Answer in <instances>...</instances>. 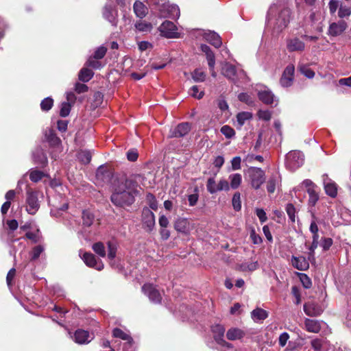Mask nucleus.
<instances>
[{"mask_svg":"<svg viewBox=\"0 0 351 351\" xmlns=\"http://www.w3.org/2000/svg\"><path fill=\"white\" fill-rule=\"evenodd\" d=\"M84 263L89 267L94 268L98 271L104 269V264L99 259H97L95 256L90 252H84L82 256Z\"/></svg>","mask_w":351,"mask_h":351,"instance_id":"nucleus-9","label":"nucleus"},{"mask_svg":"<svg viewBox=\"0 0 351 351\" xmlns=\"http://www.w3.org/2000/svg\"><path fill=\"white\" fill-rule=\"evenodd\" d=\"M192 77L195 82H204L206 77V74L201 69H195L192 73Z\"/></svg>","mask_w":351,"mask_h":351,"instance_id":"nucleus-46","label":"nucleus"},{"mask_svg":"<svg viewBox=\"0 0 351 351\" xmlns=\"http://www.w3.org/2000/svg\"><path fill=\"white\" fill-rule=\"evenodd\" d=\"M300 280L305 289H309L311 287V280L306 274H300Z\"/></svg>","mask_w":351,"mask_h":351,"instance_id":"nucleus-48","label":"nucleus"},{"mask_svg":"<svg viewBox=\"0 0 351 351\" xmlns=\"http://www.w3.org/2000/svg\"><path fill=\"white\" fill-rule=\"evenodd\" d=\"M142 291L148 296L151 302L156 304L161 302L162 297L160 292L152 285H144L142 287Z\"/></svg>","mask_w":351,"mask_h":351,"instance_id":"nucleus-10","label":"nucleus"},{"mask_svg":"<svg viewBox=\"0 0 351 351\" xmlns=\"http://www.w3.org/2000/svg\"><path fill=\"white\" fill-rule=\"evenodd\" d=\"M200 49L202 52H204L206 56V60L208 61V64L209 69H213L215 65V56L210 47L206 45H201Z\"/></svg>","mask_w":351,"mask_h":351,"instance_id":"nucleus-21","label":"nucleus"},{"mask_svg":"<svg viewBox=\"0 0 351 351\" xmlns=\"http://www.w3.org/2000/svg\"><path fill=\"white\" fill-rule=\"evenodd\" d=\"M289 339V335L286 332H282L280 335L279 339H278L279 345L281 347H284L286 345Z\"/></svg>","mask_w":351,"mask_h":351,"instance_id":"nucleus-62","label":"nucleus"},{"mask_svg":"<svg viewBox=\"0 0 351 351\" xmlns=\"http://www.w3.org/2000/svg\"><path fill=\"white\" fill-rule=\"evenodd\" d=\"M191 130V125L188 123H182L177 125L173 130L170 131V138L182 137L187 134Z\"/></svg>","mask_w":351,"mask_h":351,"instance_id":"nucleus-15","label":"nucleus"},{"mask_svg":"<svg viewBox=\"0 0 351 351\" xmlns=\"http://www.w3.org/2000/svg\"><path fill=\"white\" fill-rule=\"evenodd\" d=\"M251 317L257 322L265 319L268 317V313L261 308H256L251 312Z\"/></svg>","mask_w":351,"mask_h":351,"instance_id":"nucleus-27","label":"nucleus"},{"mask_svg":"<svg viewBox=\"0 0 351 351\" xmlns=\"http://www.w3.org/2000/svg\"><path fill=\"white\" fill-rule=\"evenodd\" d=\"M78 158L83 163H88L91 160V155L88 152H81L78 154Z\"/></svg>","mask_w":351,"mask_h":351,"instance_id":"nucleus-58","label":"nucleus"},{"mask_svg":"<svg viewBox=\"0 0 351 351\" xmlns=\"http://www.w3.org/2000/svg\"><path fill=\"white\" fill-rule=\"evenodd\" d=\"M322 178L326 193L331 197H335L337 195V186L336 183L330 179L327 174H324Z\"/></svg>","mask_w":351,"mask_h":351,"instance_id":"nucleus-13","label":"nucleus"},{"mask_svg":"<svg viewBox=\"0 0 351 351\" xmlns=\"http://www.w3.org/2000/svg\"><path fill=\"white\" fill-rule=\"evenodd\" d=\"M73 339L77 343L86 344L90 342L93 337L88 331L78 329L75 332Z\"/></svg>","mask_w":351,"mask_h":351,"instance_id":"nucleus-16","label":"nucleus"},{"mask_svg":"<svg viewBox=\"0 0 351 351\" xmlns=\"http://www.w3.org/2000/svg\"><path fill=\"white\" fill-rule=\"evenodd\" d=\"M305 329L310 332L317 333L321 330L320 322L317 320L306 318L304 320Z\"/></svg>","mask_w":351,"mask_h":351,"instance_id":"nucleus-23","label":"nucleus"},{"mask_svg":"<svg viewBox=\"0 0 351 351\" xmlns=\"http://www.w3.org/2000/svg\"><path fill=\"white\" fill-rule=\"evenodd\" d=\"M250 239H252V243L256 245L261 244L263 242L262 238L259 234H256L254 228H252L250 230Z\"/></svg>","mask_w":351,"mask_h":351,"instance_id":"nucleus-56","label":"nucleus"},{"mask_svg":"<svg viewBox=\"0 0 351 351\" xmlns=\"http://www.w3.org/2000/svg\"><path fill=\"white\" fill-rule=\"evenodd\" d=\"M147 200L149 202V207L153 210H156L158 208V204L155 199V197L152 194H148L147 196Z\"/></svg>","mask_w":351,"mask_h":351,"instance_id":"nucleus-61","label":"nucleus"},{"mask_svg":"<svg viewBox=\"0 0 351 351\" xmlns=\"http://www.w3.org/2000/svg\"><path fill=\"white\" fill-rule=\"evenodd\" d=\"M136 182L126 179L120 183L111 195L112 202L117 206L123 207L130 206L134 202L137 194Z\"/></svg>","mask_w":351,"mask_h":351,"instance_id":"nucleus-2","label":"nucleus"},{"mask_svg":"<svg viewBox=\"0 0 351 351\" xmlns=\"http://www.w3.org/2000/svg\"><path fill=\"white\" fill-rule=\"evenodd\" d=\"M53 100L51 97L44 99L40 103V108L43 111H49L53 106Z\"/></svg>","mask_w":351,"mask_h":351,"instance_id":"nucleus-45","label":"nucleus"},{"mask_svg":"<svg viewBox=\"0 0 351 351\" xmlns=\"http://www.w3.org/2000/svg\"><path fill=\"white\" fill-rule=\"evenodd\" d=\"M304 161V154L299 151H291L286 156V165L291 171L300 167Z\"/></svg>","mask_w":351,"mask_h":351,"instance_id":"nucleus-4","label":"nucleus"},{"mask_svg":"<svg viewBox=\"0 0 351 351\" xmlns=\"http://www.w3.org/2000/svg\"><path fill=\"white\" fill-rule=\"evenodd\" d=\"M247 175L250 179L251 186L257 190L265 181V173L263 170L258 167H250L247 169Z\"/></svg>","mask_w":351,"mask_h":351,"instance_id":"nucleus-3","label":"nucleus"},{"mask_svg":"<svg viewBox=\"0 0 351 351\" xmlns=\"http://www.w3.org/2000/svg\"><path fill=\"white\" fill-rule=\"evenodd\" d=\"M94 73L88 68H82L78 75L79 80L84 82H87L93 77Z\"/></svg>","mask_w":351,"mask_h":351,"instance_id":"nucleus-33","label":"nucleus"},{"mask_svg":"<svg viewBox=\"0 0 351 351\" xmlns=\"http://www.w3.org/2000/svg\"><path fill=\"white\" fill-rule=\"evenodd\" d=\"M291 10L288 0H277L269 9L267 25L276 33L285 29L290 22Z\"/></svg>","mask_w":351,"mask_h":351,"instance_id":"nucleus-1","label":"nucleus"},{"mask_svg":"<svg viewBox=\"0 0 351 351\" xmlns=\"http://www.w3.org/2000/svg\"><path fill=\"white\" fill-rule=\"evenodd\" d=\"M44 247L42 245H37L34 247L30 252L31 261H35L39 258L40 254L43 252Z\"/></svg>","mask_w":351,"mask_h":351,"instance_id":"nucleus-44","label":"nucleus"},{"mask_svg":"<svg viewBox=\"0 0 351 351\" xmlns=\"http://www.w3.org/2000/svg\"><path fill=\"white\" fill-rule=\"evenodd\" d=\"M307 193L308 194V196H309V198H308V204L312 206H314L316 203L317 202V201L319 200V194L316 191L315 189H307Z\"/></svg>","mask_w":351,"mask_h":351,"instance_id":"nucleus-40","label":"nucleus"},{"mask_svg":"<svg viewBox=\"0 0 351 351\" xmlns=\"http://www.w3.org/2000/svg\"><path fill=\"white\" fill-rule=\"evenodd\" d=\"M204 38L210 44L216 48H219L222 45L221 37L215 32L208 31L204 34Z\"/></svg>","mask_w":351,"mask_h":351,"instance_id":"nucleus-18","label":"nucleus"},{"mask_svg":"<svg viewBox=\"0 0 351 351\" xmlns=\"http://www.w3.org/2000/svg\"><path fill=\"white\" fill-rule=\"evenodd\" d=\"M244 332L237 328H232L227 331L226 337L230 341L241 339L244 336Z\"/></svg>","mask_w":351,"mask_h":351,"instance_id":"nucleus-28","label":"nucleus"},{"mask_svg":"<svg viewBox=\"0 0 351 351\" xmlns=\"http://www.w3.org/2000/svg\"><path fill=\"white\" fill-rule=\"evenodd\" d=\"M211 330L213 333V337L215 341L217 343L219 342H223V336L226 331L224 326L220 324H215L212 326Z\"/></svg>","mask_w":351,"mask_h":351,"instance_id":"nucleus-25","label":"nucleus"},{"mask_svg":"<svg viewBox=\"0 0 351 351\" xmlns=\"http://www.w3.org/2000/svg\"><path fill=\"white\" fill-rule=\"evenodd\" d=\"M252 118V113L249 112H239L237 115V121L239 127L243 126L245 123Z\"/></svg>","mask_w":351,"mask_h":351,"instance_id":"nucleus-34","label":"nucleus"},{"mask_svg":"<svg viewBox=\"0 0 351 351\" xmlns=\"http://www.w3.org/2000/svg\"><path fill=\"white\" fill-rule=\"evenodd\" d=\"M46 138L49 144L54 147L58 146L61 143L60 139L51 130H50L49 133L46 134Z\"/></svg>","mask_w":351,"mask_h":351,"instance_id":"nucleus-37","label":"nucleus"},{"mask_svg":"<svg viewBox=\"0 0 351 351\" xmlns=\"http://www.w3.org/2000/svg\"><path fill=\"white\" fill-rule=\"evenodd\" d=\"M26 210L30 215H35L40 208L37 192L28 190L26 197Z\"/></svg>","mask_w":351,"mask_h":351,"instance_id":"nucleus-5","label":"nucleus"},{"mask_svg":"<svg viewBox=\"0 0 351 351\" xmlns=\"http://www.w3.org/2000/svg\"><path fill=\"white\" fill-rule=\"evenodd\" d=\"M108 257L110 261H112L116 257V254H117V245L116 243L113 242V241H108Z\"/></svg>","mask_w":351,"mask_h":351,"instance_id":"nucleus-41","label":"nucleus"},{"mask_svg":"<svg viewBox=\"0 0 351 351\" xmlns=\"http://www.w3.org/2000/svg\"><path fill=\"white\" fill-rule=\"evenodd\" d=\"M135 28L141 32H148L152 29V25L146 21H139L135 23Z\"/></svg>","mask_w":351,"mask_h":351,"instance_id":"nucleus-36","label":"nucleus"},{"mask_svg":"<svg viewBox=\"0 0 351 351\" xmlns=\"http://www.w3.org/2000/svg\"><path fill=\"white\" fill-rule=\"evenodd\" d=\"M133 9L136 16L140 19L144 18L148 12L147 8L140 1L134 2Z\"/></svg>","mask_w":351,"mask_h":351,"instance_id":"nucleus-26","label":"nucleus"},{"mask_svg":"<svg viewBox=\"0 0 351 351\" xmlns=\"http://www.w3.org/2000/svg\"><path fill=\"white\" fill-rule=\"evenodd\" d=\"M93 250L101 257H105L106 255V249L102 242H97L93 245Z\"/></svg>","mask_w":351,"mask_h":351,"instance_id":"nucleus-38","label":"nucleus"},{"mask_svg":"<svg viewBox=\"0 0 351 351\" xmlns=\"http://www.w3.org/2000/svg\"><path fill=\"white\" fill-rule=\"evenodd\" d=\"M230 180V189H238L242 182V176L240 173H232L230 174L228 177Z\"/></svg>","mask_w":351,"mask_h":351,"instance_id":"nucleus-32","label":"nucleus"},{"mask_svg":"<svg viewBox=\"0 0 351 351\" xmlns=\"http://www.w3.org/2000/svg\"><path fill=\"white\" fill-rule=\"evenodd\" d=\"M112 335L114 337L120 338L123 340L128 341L130 344H131L132 342V337L129 335H128L125 332H123L122 330H121L120 328H114L112 331Z\"/></svg>","mask_w":351,"mask_h":351,"instance_id":"nucleus-35","label":"nucleus"},{"mask_svg":"<svg viewBox=\"0 0 351 351\" xmlns=\"http://www.w3.org/2000/svg\"><path fill=\"white\" fill-rule=\"evenodd\" d=\"M221 132L226 137L231 138L235 134V132L233 128L228 125H223L221 128Z\"/></svg>","mask_w":351,"mask_h":351,"instance_id":"nucleus-52","label":"nucleus"},{"mask_svg":"<svg viewBox=\"0 0 351 351\" xmlns=\"http://www.w3.org/2000/svg\"><path fill=\"white\" fill-rule=\"evenodd\" d=\"M291 264L293 267L300 271H306L309 267L308 261L304 256H294L291 258Z\"/></svg>","mask_w":351,"mask_h":351,"instance_id":"nucleus-19","label":"nucleus"},{"mask_svg":"<svg viewBox=\"0 0 351 351\" xmlns=\"http://www.w3.org/2000/svg\"><path fill=\"white\" fill-rule=\"evenodd\" d=\"M258 97L262 102L267 105L272 104L276 101H277L276 96L268 88L259 90Z\"/></svg>","mask_w":351,"mask_h":351,"instance_id":"nucleus-17","label":"nucleus"},{"mask_svg":"<svg viewBox=\"0 0 351 351\" xmlns=\"http://www.w3.org/2000/svg\"><path fill=\"white\" fill-rule=\"evenodd\" d=\"M138 156V152L135 149L129 150L127 153V158L128 160L134 162L137 160Z\"/></svg>","mask_w":351,"mask_h":351,"instance_id":"nucleus-64","label":"nucleus"},{"mask_svg":"<svg viewBox=\"0 0 351 351\" xmlns=\"http://www.w3.org/2000/svg\"><path fill=\"white\" fill-rule=\"evenodd\" d=\"M351 14V8L346 5H341L338 12V16L340 18L349 16Z\"/></svg>","mask_w":351,"mask_h":351,"instance_id":"nucleus-49","label":"nucleus"},{"mask_svg":"<svg viewBox=\"0 0 351 351\" xmlns=\"http://www.w3.org/2000/svg\"><path fill=\"white\" fill-rule=\"evenodd\" d=\"M217 192L221 191H228L230 190L229 182L225 179H221L217 183Z\"/></svg>","mask_w":351,"mask_h":351,"instance_id":"nucleus-54","label":"nucleus"},{"mask_svg":"<svg viewBox=\"0 0 351 351\" xmlns=\"http://www.w3.org/2000/svg\"><path fill=\"white\" fill-rule=\"evenodd\" d=\"M241 158L239 156L234 157L231 160L232 169L239 170L241 169Z\"/></svg>","mask_w":351,"mask_h":351,"instance_id":"nucleus-59","label":"nucleus"},{"mask_svg":"<svg viewBox=\"0 0 351 351\" xmlns=\"http://www.w3.org/2000/svg\"><path fill=\"white\" fill-rule=\"evenodd\" d=\"M111 178V173L105 167L100 166L96 171V179L101 183L109 182Z\"/></svg>","mask_w":351,"mask_h":351,"instance_id":"nucleus-22","label":"nucleus"},{"mask_svg":"<svg viewBox=\"0 0 351 351\" xmlns=\"http://www.w3.org/2000/svg\"><path fill=\"white\" fill-rule=\"evenodd\" d=\"M189 94L197 99H201L204 95V93L203 91L199 92V89L197 86H193L189 91Z\"/></svg>","mask_w":351,"mask_h":351,"instance_id":"nucleus-55","label":"nucleus"},{"mask_svg":"<svg viewBox=\"0 0 351 351\" xmlns=\"http://www.w3.org/2000/svg\"><path fill=\"white\" fill-rule=\"evenodd\" d=\"M159 31L162 36L167 38H174L179 37V33L177 32V27L175 24L169 21H165L159 27Z\"/></svg>","mask_w":351,"mask_h":351,"instance_id":"nucleus-6","label":"nucleus"},{"mask_svg":"<svg viewBox=\"0 0 351 351\" xmlns=\"http://www.w3.org/2000/svg\"><path fill=\"white\" fill-rule=\"evenodd\" d=\"M280 177L278 174H273L269 178L267 182V190L269 193H273L276 188V186L279 184Z\"/></svg>","mask_w":351,"mask_h":351,"instance_id":"nucleus-30","label":"nucleus"},{"mask_svg":"<svg viewBox=\"0 0 351 351\" xmlns=\"http://www.w3.org/2000/svg\"><path fill=\"white\" fill-rule=\"evenodd\" d=\"M237 73L236 67L226 62L222 67V74L228 80L234 81Z\"/></svg>","mask_w":351,"mask_h":351,"instance_id":"nucleus-24","label":"nucleus"},{"mask_svg":"<svg viewBox=\"0 0 351 351\" xmlns=\"http://www.w3.org/2000/svg\"><path fill=\"white\" fill-rule=\"evenodd\" d=\"M83 225L89 227L92 225L94 221V215L88 210H84L82 213Z\"/></svg>","mask_w":351,"mask_h":351,"instance_id":"nucleus-39","label":"nucleus"},{"mask_svg":"<svg viewBox=\"0 0 351 351\" xmlns=\"http://www.w3.org/2000/svg\"><path fill=\"white\" fill-rule=\"evenodd\" d=\"M294 73L295 67L293 64H289L286 66L280 80V83L282 86L289 87L292 84Z\"/></svg>","mask_w":351,"mask_h":351,"instance_id":"nucleus-11","label":"nucleus"},{"mask_svg":"<svg viewBox=\"0 0 351 351\" xmlns=\"http://www.w3.org/2000/svg\"><path fill=\"white\" fill-rule=\"evenodd\" d=\"M286 46L289 52L303 51L305 48L304 43L296 37L287 39Z\"/></svg>","mask_w":351,"mask_h":351,"instance_id":"nucleus-14","label":"nucleus"},{"mask_svg":"<svg viewBox=\"0 0 351 351\" xmlns=\"http://www.w3.org/2000/svg\"><path fill=\"white\" fill-rule=\"evenodd\" d=\"M174 228L178 232L189 235L194 229V225L186 218H178L174 222Z\"/></svg>","mask_w":351,"mask_h":351,"instance_id":"nucleus-8","label":"nucleus"},{"mask_svg":"<svg viewBox=\"0 0 351 351\" xmlns=\"http://www.w3.org/2000/svg\"><path fill=\"white\" fill-rule=\"evenodd\" d=\"M44 176V173L38 170H32L29 173V178L34 182L40 181Z\"/></svg>","mask_w":351,"mask_h":351,"instance_id":"nucleus-47","label":"nucleus"},{"mask_svg":"<svg viewBox=\"0 0 351 351\" xmlns=\"http://www.w3.org/2000/svg\"><path fill=\"white\" fill-rule=\"evenodd\" d=\"M106 51L107 49L105 47L101 46L95 50L93 58L96 60L101 59L106 55Z\"/></svg>","mask_w":351,"mask_h":351,"instance_id":"nucleus-53","label":"nucleus"},{"mask_svg":"<svg viewBox=\"0 0 351 351\" xmlns=\"http://www.w3.org/2000/svg\"><path fill=\"white\" fill-rule=\"evenodd\" d=\"M300 71L303 75L309 79H311L315 76V72L306 66H300Z\"/></svg>","mask_w":351,"mask_h":351,"instance_id":"nucleus-57","label":"nucleus"},{"mask_svg":"<svg viewBox=\"0 0 351 351\" xmlns=\"http://www.w3.org/2000/svg\"><path fill=\"white\" fill-rule=\"evenodd\" d=\"M347 25L343 21H340L338 23H333L329 27V34L333 36L340 35L346 30Z\"/></svg>","mask_w":351,"mask_h":351,"instance_id":"nucleus-20","label":"nucleus"},{"mask_svg":"<svg viewBox=\"0 0 351 351\" xmlns=\"http://www.w3.org/2000/svg\"><path fill=\"white\" fill-rule=\"evenodd\" d=\"M304 311L307 315L311 317L318 316L321 314V311L316 308L314 303L311 302L304 304Z\"/></svg>","mask_w":351,"mask_h":351,"instance_id":"nucleus-31","label":"nucleus"},{"mask_svg":"<svg viewBox=\"0 0 351 351\" xmlns=\"http://www.w3.org/2000/svg\"><path fill=\"white\" fill-rule=\"evenodd\" d=\"M103 17L107 20L112 25L116 27L118 23L117 11L110 5H105L102 10Z\"/></svg>","mask_w":351,"mask_h":351,"instance_id":"nucleus-12","label":"nucleus"},{"mask_svg":"<svg viewBox=\"0 0 351 351\" xmlns=\"http://www.w3.org/2000/svg\"><path fill=\"white\" fill-rule=\"evenodd\" d=\"M143 228L147 232H152L155 227V215L149 208H144L142 212Z\"/></svg>","mask_w":351,"mask_h":351,"instance_id":"nucleus-7","label":"nucleus"},{"mask_svg":"<svg viewBox=\"0 0 351 351\" xmlns=\"http://www.w3.org/2000/svg\"><path fill=\"white\" fill-rule=\"evenodd\" d=\"M287 213L292 222L295 221V208L292 204H288L286 206Z\"/></svg>","mask_w":351,"mask_h":351,"instance_id":"nucleus-51","label":"nucleus"},{"mask_svg":"<svg viewBox=\"0 0 351 351\" xmlns=\"http://www.w3.org/2000/svg\"><path fill=\"white\" fill-rule=\"evenodd\" d=\"M33 158L36 164L41 166H45L47 164V156L41 149H37L33 153Z\"/></svg>","mask_w":351,"mask_h":351,"instance_id":"nucleus-29","label":"nucleus"},{"mask_svg":"<svg viewBox=\"0 0 351 351\" xmlns=\"http://www.w3.org/2000/svg\"><path fill=\"white\" fill-rule=\"evenodd\" d=\"M71 106V104H70L69 103H66V102L62 103L60 115L62 117H67L70 113Z\"/></svg>","mask_w":351,"mask_h":351,"instance_id":"nucleus-50","label":"nucleus"},{"mask_svg":"<svg viewBox=\"0 0 351 351\" xmlns=\"http://www.w3.org/2000/svg\"><path fill=\"white\" fill-rule=\"evenodd\" d=\"M217 184H216L215 179L213 177L209 178L206 183L207 191L210 194H214L217 192Z\"/></svg>","mask_w":351,"mask_h":351,"instance_id":"nucleus-42","label":"nucleus"},{"mask_svg":"<svg viewBox=\"0 0 351 351\" xmlns=\"http://www.w3.org/2000/svg\"><path fill=\"white\" fill-rule=\"evenodd\" d=\"M232 204L234 209L237 211H239L241 208V194L239 192H237L234 194L232 199Z\"/></svg>","mask_w":351,"mask_h":351,"instance_id":"nucleus-43","label":"nucleus"},{"mask_svg":"<svg viewBox=\"0 0 351 351\" xmlns=\"http://www.w3.org/2000/svg\"><path fill=\"white\" fill-rule=\"evenodd\" d=\"M258 116L259 119L265 121H269L271 118V114L269 110H259L258 112Z\"/></svg>","mask_w":351,"mask_h":351,"instance_id":"nucleus-60","label":"nucleus"},{"mask_svg":"<svg viewBox=\"0 0 351 351\" xmlns=\"http://www.w3.org/2000/svg\"><path fill=\"white\" fill-rule=\"evenodd\" d=\"M311 344L315 351H320L322 348V341L319 339H315L312 340Z\"/></svg>","mask_w":351,"mask_h":351,"instance_id":"nucleus-63","label":"nucleus"}]
</instances>
